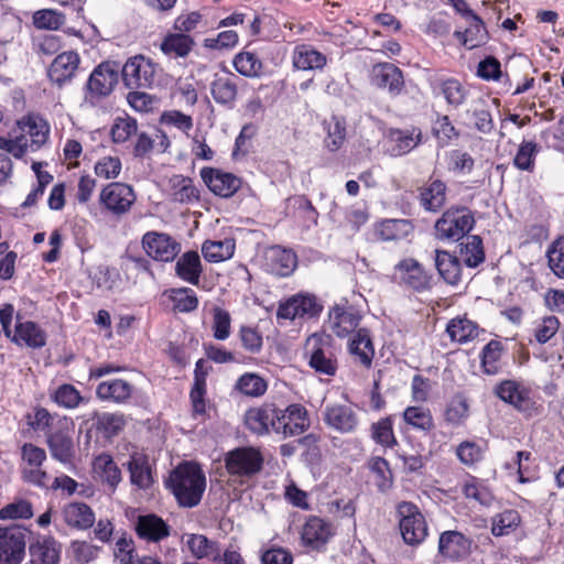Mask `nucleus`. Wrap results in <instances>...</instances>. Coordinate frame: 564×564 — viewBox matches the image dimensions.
<instances>
[{
  "mask_svg": "<svg viewBox=\"0 0 564 564\" xmlns=\"http://www.w3.org/2000/svg\"><path fill=\"white\" fill-rule=\"evenodd\" d=\"M460 258L469 268H476L484 262L485 252L479 236H469L465 243H460Z\"/></svg>",
  "mask_w": 564,
  "mask_h": 564,
  "instance_id": "57",
  "label": "nucleus"
},
{
  "mask_svg": "<svg viewBox=\"0 0 564 564\" xmlns=\"http://www.w3.org/2000/svg\"><path fill=\"white\" fill-rule=\"evenodd\" d=\"M236 243L231 238L224 240H206L202 246V253L208 262H221L230 259L235 253Z\"/></svg>",
  "mask_w": 564,
  "mask_h": 564,
  "instance_id": "46",
  "label": "nucleus"
},
{
  "mask_svg": "<svg viewBox=\"0 0 564 564\" xmlns=\"http://www.w3.org/2000/svg\"><path fill=\"white\" fill-rule=\"evenodd\" d=\"M538 152L539 147L535 142L523 141L513 158L514 166L521 171L533 172Z\"/></svg>",
  "mask_w": 564,
  "mask_h": 564,
  "instance_id": "58",
  "label": "nucleus"
},
{
  "mask_svg": "<svg viewBox=\"0 0 564 564\" xmlns=\"http://www.w3.org/2000/svg\"><path fill=\"white\" fill-rule=\"evenodd\" d=\"M371 82L378 88L388 89L393 97L399 96L404 88L402 70L391 63H379L372 67Z\"/></svg>",
  "mask_w": 564,
  "mask_h": 564,
  "instance_id": "21",
  "label": "nucleus"
},
{
  "mask_svg": "<svg viewBox=\"0 0 564 564\" xmlns=\"http://www.w3.org/2000/svg\"><path fill=\"white\" fill-rule=\"evenodd\" d=\"M133 393V386L122 379H110L97 386L96 394L100 400L126 403Z\"/></svg>",
  "mask_w": 564,
  "mask_h": 564,
  "instance_id": "35",
  "label": "nucleus"
},
{
  "mask_svg": "<svg viewBox=\"0 0 564 564\" xmlns=\"http://www.w3.org/2000/svg\"><path fill=\"white\" fill-rule=\"evenodd\" d=\"M167 488L183 508L199 505L206 489V477L199 465L185 462L174 468L166 480Z\"/></svg>",
  "mask_w": 564,
  "mask_h": 564,
  "instance_id": "1",
  "label": "nucleus"
},
{
  "mask_svg": "<svg viewBox=\"0 0 564 564\" xmlns=\"http://www.w3.org/2000/svg\"><path fill=\"white\" fill-rule=\"evenodd\" d=\"M119 78V67L111 62H102L94 68L84 89L85 104L95 107L109 96Z\"/></svg>",
  "mask_w": 564,
  "mask_h": 564,
  "instance_id": "3",
  "label": "nucleus"
},
{
  "mask_svg": "<svg viewBox=\"0 0 564 564\" xmlns=\"http://www.w3.org/2000/svg\"><path fill=\"white\" fill-rule=\"evenodd\" d=\"M138 536L148 542H160L170 535V527L155 514L140 516L135 522Z\"/></svg>",
  "mask_w": 564,
  "mask_h": 564,
  "instance_id": "31",
  "label": "nucleus"
},
{
  "mask_svg": "<svg viewBox=\"0 0 564 564\" xmlns=\"http://www.w3.org/2000/svg\"><path fill=\"white\" fill-rule=\"evenodd\" d=\"M560 319L550 315L536 322L534 327V338L539 344H546L553 338L560 329Z\"/></svg>",
  "mask_w": 564,
  "mask_h": 564,
  "instance_id": "63",
  "label": "nucleus"
},
{
  "mask_svg": "<svg viewBox=\"0 0 564 564\" xmlns=\"http://www.w3.org/2000/svg\"><path fill=\"white\" fill-rule=\"evenodd\" d=\"M235 69L245 77H259L262 74V62L257 54L251 52H240L234 58Z\"/></svg>",
  "mask_w": 564,
  "mask_h": 564,
  "instance_id": "55",
  "label": "nucleus"
},
{
  "mask_svg": "<svg viewBox=\"0 0 564 564\" xmlns=\"http://www.w3.org/2000/svg\"><path fill=\"white\" fill-rule=\"evenodd\" d=\"M18 346H26L32 349H39L46 345V333L36 323L32 321H20L17 316L14 332L9 337Z\"/></svg>",
  "mask_w": 564,
  "mask_h": 564,
  "instance_id": "23",
  "label": "nucleus"
},
{
  "mask_svg": "<svg viewBox=\"0 0 564 564\" xmlns=\"http://www.w3.org/2000/svg\"><path fill=\"white\" fill-rule=\"evenodd\" d=\"M147 254L156 261H173L181 251V245L167 234L149 231L142 237Z\"/></svg>",
  "mask_w": 564,
  "mask_h": 564,
  "instance_id": "16",
  "label": "nucleus"
},
{
  "mask_svg": "<svg viewBox=\"0 0 564 564\" xmlns=\"http://www.w3.org/2000/svg\"><path fill=\"white\" fill-rule=\"evenodd\" d=\"M31 564H59L62 544L52 535H40L29 546Z\"/></svg>",
  "mask_w": 564,
  "mask_h": 564,
  "instance_id": "22",
  "label": "nucleus"
},
{
  "mask_svg": "<svg viewBox=\"0 0 564 564\" xmlns=\"http://www.w3.org/2000/svg\"><path fill=\"white\" fill-rule=\"evenodd\" d=\"M99 199L107 210L120 216L130 210L135 200V194L130 185L115 182L101 189Z\"/></svg>",
  "mask_w": 564,
  "mask_h": 564,
  "instance_id": "13",
  "label": "nucleus"
},
{
  "mask_svg": "<svg viewBox=\"0 0 564 564\" xmlns=\"http://www.w3.org/2000/svg\"><path fill=\"white\" fill-rule=\"evenodd\" d=\"M235 389L247 397L258 398L265 393L268 383L261 376L246 372L238 378Z\"/></svg>",
  "mask_w": 564,
  "mask_h": 564,
  "instance_id": "53",
  "label": "nucleus"
},
{
  "mask_svg": "<svg viewBox=\"0 0 564 564\" xmlns=\"http://www.w3.org/2000/svg\"><path fill=\"white\" fill-rule=\"evenodd\" d=\"M432 130L435 138L442 144H448L459 137V131L455 128L447 115H437Z\"/></svg>",
  "mask_w": 564,
  "mask_h": 564,
  "instance_id": "61",
  "label": "nucleus"
},
{
  "mask_svg": "<svg viewBox=\"0 0 564 564\" xmlns=\"http://www.w3.org/2000/svg\"><path fill=\"white\" fill-rule=\"evenodd\" d=\"M169 192L173 202L181 204H193L199 200V191L194 181L181 174L169 178Z\"/></svg>",
  "mask_w": 564,
  "mask_h": 564,
  "instance_id": "32",
  "label": "nucleus"
},
{
  "mask_svg": "<svg viewBox=\"0 0 564 564\" xmlns=\"http://www.w3.org/2000/svg\"><path fill=\"white\" fill-rule=\"evenodd\" d=\"M463 492L467 499H474L475 501L485 507L491 506L495 500V497L490 489L482 482H479L477 480L466 482L464 485Z\"/></svg>",
  "mask_w": 564,
  "mask_h": 564,
  "instance_id": "64",
  "label": "nucleus"
},
{
  "mask_svg": "<svg viewBox=\"0 0 564 564\" xmlns=\"http://www.w3.org/2000/svg\"><path fill=\"white\" fill-rule=\"evenodd\" d=\"M324 129L327 133L324 140L325 147L332 152L339 150L346 139L345 119L332 116L329 119L324 121Z\"/></svg>",
  "mask_w": 564,
  "mask_h": 564,
  "instance_id": "50",
  "label": "nucleus"
},
{
  "mask_svg": "<svg viewBox=\"0 0 564 564\" xmlns=\"http://www.w3.org/2000/svg\"><path fill=\"white\" fill-rule=\"evenodd\" d=\"M240 82L234 73L216 74L210 83V94L215 102L227 109H232L237 100Z\"/></svg>",
  "mask_w": 564,
  "mask_h": 564,
  "instance_id": "20",
  "label": "nucleus"
},
{
  "mask_svg": "<svg viewBox=\"0 0 564 564\" xmlns=\"http://www.w3.org/2000/svg\"><path fill=\"white\" fill-rule=\"evenodd\" d=\"M484 99L473 101L468 109L465 111V117L468 120L465 124L473 128L482 134H489L495 128L491 112L486 107Z\"/></svg>",
  "mask_w": 564,
  "mask_h": 564,
  "instance_id": "34",
  "label": "nucleus"
},
{
  "mask_svg": "<svg viewBox=\"0 0 564 564\" xmlns=\"http://www.w3.org/2000/svg\"><path fill=\"white\" fill-rule=\"evenodd\" d=\"M473 540L456 530L441 533L438 539V554L453 563L467 560L471 554Z\"/></svg>",
  "mask_w": 564,
  "mask_h": 564,
  "instance_id": "15",
  "label": "nucleus"
},
{
  "mask_svg": "<svg viewBox=\"0 0 564 564\" xmlns=\"http://www.w3.org/2000/svg\"><path fill=\"white\" fill-rule=\"evenodd\" d=\"M94 471L104 485H107L111 491H115L120 484L121 470L115 463L111 455L102 453L98 455L93 463Z\"/></svg>",
  "mask_w": 564,
  "mask_h": 564,
  "instance_id": "36",
  "label": "nucleus"
},
{
  "mask_svg": "<svg viewBox=\"0 0 564 564\" xmlns=\"http://www.w3.org/2000/svg\"><path fill=\"white\" fill-rule=\"evenodd\" d=\"M121 72L128 88H152L156 83L158 65L150 58L137 55L126 62Z\"/></svg>",
  "mask_w": 564,
  "mask_h": 564,
  "instance_id": "9",
  "label": "nucleus"
},
{
  "mask_svg": "<svg viewBox=\"0 0 564 564\" xmlns=\"http://www.w3.org/2000/svg\"><path fill=\"white\" fill-rule=\"evenodd\" d=\"M348 351L356 364H359L366 369L371 368L375 357V347L370 332L367 328H360L352 335L348 343Z\"/></svg>",
  "mask_w": 564,
  "mask_h": 564,
  "instance_id": "26",
  "label": "nucleus"
},
{
  "mask_svg": "<svg viewBox=\"0 0 564 564\" xmlns=\"http://www.w3.org/2000/svg\"><path fill=\"white\" fill-rule=\"evenodd\" d=\"M435 267L448 284L455 285L460 281V261L449 252L436 250Z\"/></svg>",
  "mask_w": 564,
  "mask_h": 564,
  "instance_id": "45",
  "label": "nucleus"
},
{
  "mask_svg": "<svg viewBox=\"0 0 564 564\" xmlns=\"http://www.w3.org/2000/svg\"><path fill=\"white\" fill-rule=\"evenodd\" d=\"M62 514L67 525L79 530L89 529L95 522V513L91 508L84 502L66 505L63 508Z\"/></svg>",
  "mask_w": 564,
  "mask_h": 564,
  "instance_id": "37",
  "label": "nucleus"
},
{
  "mask_svg": "<svg viewBox=\"0 0 564 564\" xmlns=\"http://www.w3.org/2000/svg\"><path fill=\"white\" fill-rule=\"evenodd\" d=\"M549 268L560 279H564V237L554 240L546 252Z\"/></svg>",
  "mask_w": 564,
  "mask_h": 564,
  "instance_id": "62",
  "label": "nucleus"
},
{
  "mask_svg": "<svg viewBox=\"0 0 564 564\" xmlns=\"http://www.w3.org/2000/svg\"><path fill=\"white\" fill-rule=\"evenodd\" d=\"M422 141V131L417 127L404 129H390L388 142L391 144L390 152L394 156L409 153Z\"/></svg>",
  "mask_w": 564,
  "mask_h": 564,
  "instance_id": "27",
  "label": "nucleus"
},
{
  "mask_svg": "<svg viewBox=\"0 0 564 564\" xmlns=\"http://www.w3.org/2000/svg\"><path fill=\"white\" fill-rule=\"evenodd\" d=\"M200 177L215 195L224 198L231 197L241 186L239 177L219 169L203 167Z\"/></svg>",
  "mask_w": 564,
  "mask_h": 564,
  "instance_id": "19",
  "label": "nucleus"
},
{
  "mask_svg": "<svg viewBox=\"0 0 564 564\" xmlns=\"http://www.w3.org/2000/svg\"><path fill=\"white\" fill-rule=\"evenodd\" d=\"M225 467L230 477L243 484L261 471L263 456L258 448L238 447L226 454Z\"/></svg>",
  "mask_w": 564,
  "mask_h": 564,
  "instance_id": "4",
  "label": "nucleus"
},
{
  "mask_svg": "<svg viewBox=\"0 0 564 564\" xmlns=\"http://www.w3.org/2000/svg\"><path fill=\"white\" fill-rule=\"evenodd\" d=\"M94 426L106 438L117 436L126 426L127 420L122 413H94Z\"/></svg>",
  "mask_w": 564,
  "mask_h": 564,
  "instance_id": "43",
  "label": "nucleus"
},
{
  "mask_svg": "<svg viewBox=\"0 0 564 564\" xmlns=\"http://www.w3.org/2000/svg\"><path fill=\"white\" fill-rule=\"evenodd\" d=\"M53 400L62 408L75 409L84 401V398L74 386L64 383L54 391Z\"/></svg>",
  "mask_w": 564,
  "mask_h": 564,
  "instance_id": "60",
  "label": "nucleus"
},
{
  "mask_svg": "<svg viewBox=\"0 0 564 564\" xmlns=\"http://www.w3.org/2000/svg\"><path fill=\"white\" fill-rule=\"evenodd\" d=\"M413 230L410 220L386 219L375 225L373 234L382 241H393L406 238Z\"/></svg>",
  "mask_w": 564,
  "mask_h": 564,
  "instance_id": "39",
  "label": "nucleus"
},
{
  "mask_svg": "<svg viewBox=\"0 0 564 564\" xmlns=\"http://www.w3.org/2000/svg\"><path fill=\"white\" fill-rule=\"evenodd\" d=\"M169 297L173 302L174 311L191 313L198 306V299L194 290L189 288H176L169 291Z\"/></svg>",
  "mask_w": 564,
  "mask_h": 564,
  "instance_id": "56",
  "label": "nucleus"
},
{
  "mask_svg": "<svg viewBox=\"0 0 564 564\" xmlns=\"http://www.w3.org/2000/svg\"><path fill=\"white\" fill-rule=\"evenodd\" d=\"M494 393L518 412L532 416L536 413V401L532 389L523 381L506 379L496 384Z\"/></svg>",
  "mask_w": 564,
  "mask_h": 564,
  "instance_id": "6",
  "label": "nucleus"
},
{
  "mask_svg": "<svg viewBox=\"0 0 564 564\" xmlns=\"http://www.w3.org/2000/svg\"><path fill=\"white\" fill-rule=\"evenodd\" d=\"M209 369L208 362L204 359H199L195 365L194 383L189 393L195 414H204L206 412V378Z\"/></svg>",
  "mask_w": 564,
  "mask_h": 564,
  "instance_id": "33",
  "label": "nucleus"
},
{
  "mask_svg": "<svg viewBox=\"0 0 564 564\" xmlns=\"http://www.w3.org/2000/svg\"><path fill=\"white\" fill-rule=\"evenodd\" d=\"M79 62V55L73 51L58 54L48 68L50 79L58 86L64 85L75 75Z\"/></svg>",
  "mask_w": 564,
  "mask_h": 564,
  "instance_id": "28",
  "label": "nucleus"
},
{
  "mask_svg": "<svg viewBox=\"0 0 564 564\" xmlns=\"http://www.w3.org/2000/svg\"><path fill=\"white\" fill-rule=\"evenodd\" d=\"M370 469L376 475V486L380 492H387L393 485V476L387 459L373 457Z\"/></svg>",
  "mask_w": 564,
  "mask_h": 564,
  "instance_id": "59",
  "label": "nucleus"
},
{
  "mask_svg": "<svg viewBox=\"0 0 564 564\" xmlns=\"http://www.w3.org/2000/svg\"><path fill=\"white\" fill-rule=\"evenodd\" d=\"M25 528L0 525V564H21L25 557Z\"/></svg>",
  "mask_w": 564,
  "mask_h": 564,
  "instance_id": "10",
  "label": "nucleus"
},
{
  "mask_svg": "<svg viewBox=\"0 0 564 564\" xmlns=\"http://www.w3.org/2000/svg\"><path fill=\"white\" fill-rule=\"evenodd\" d=\"M128 470L132 485L139 488H149L152 484L151 470L147 456L134 453L128 462Z\"/></svg>",
  "mask_w": 564,
  "mask_h": 564,
  "instance_id": "48",
  "label": "nucleus"
},
{
  "mask_svg": "<svg viewBox=\"0 0 564 564\" xmlns=\"http://www.w3.org/2000/svg\"><path fill=\"white\" fill-rule=\"evenodd\" d=\"M330 330L340 338L355 332L360 322V315L352 306L335 305L328 314Z\"/></svg>",
  "mask_w": 564,
  "mask_h": 564,
  "instance_id": "24",
  "label": "nucleus"
},
{
  "mask_svg": "<svg viewBox=\"0 0 564 564\" xmlns=\"http://www.w3.org/2000/svg\"><path fill=\"white\" fill-rule=\"evenodd\" d=\"M74 432V422L69 417L63 416L46 435L51 456L62 464L70 463L75 456Z\"/></svg>",
  "mask_w": 564,
  "mask_h": 564,
  "instance_id": "7",
  "label": "nucleus"
},
{
  "mask_svg": "<svg viewBox=\"0 0 564 564\" xmlns=\"http://www.w3.org/2000/svg\"><path fill=\"white\" fill-rule=\"evenodd\" d=\"M403 420L412 429L429 433L434 429V420L430 409L413 405L403 411Z\"/></svg>",
  "mask_w": 564,
  "mask_h": 564,
  "instance_id": "49",
  "label": "nucleus"
},
{
  "mask_svg": "<svg viewBox=\"0 0 564 564\" xmlns=\"http://www.w3.org/2000/svg\"><path fill=\"white\" fill-rule=\"evenodd\" d=\"M503 352V345L499 340H490L481 350V368L487 375H497L500 370V359Z\"/></svg>",
  "mask_w": 564,
  "mask_h": 564,
  "instance_id": "52",
  "label": "nucleus"
},
{
  "mask_svg": "<svg viewBox=\"0 0 564 564\" xmlns=\"http://www.w3.org/2000/svg\"><path fill=\"white\" fill-rule=\"evenodd\" d=\"M324 423L341 434L355 433L359 426L356 411L347 404H327L323 411Z\"/></svg>",
  "mask_w": 564,
  "mask_h": 564,
  "instance_id": "18",
  "label": "nucleus"
},
{
  "mask_svg": "<svg viewBox=\"0 0 564 564\" xmlns=\"http://www.w3.org/2000/svg\"><path fill=\"white\" fill-rule=\"evenodd\" d=\"M326 64V55L310 44H299L292 52V65L297 70H322Z\"/></svg>",
  "mask_w": 564,
  "mask_h": 564,
  "instance_id": "29",
  "label": "nucleus"
},
{
  "mask_svg": "<svg viewBox=\"0 0 564 564\" xmlns=\"http://www.w3.org/2000/svg\"><path fill=\"white\" fill-rule=\"evenodd\" d=\"M297 265L296 254L279 246L270 248L267 252V268L278 276H289Z\"/></svg>",
  "mask_w": 564,
  "mask_h": 564,
  "instance_id": "30",
  "label": "nucleus"
},
{
  "mask_svg": "<svg viewBox=\"0 0 564 564\" xmlns=\"http://www.w3.org/2000/svg\"><path fill=\"white\" fill-rule=\"evenodd\" d=\"M294 207V216L302 221L303 226L311 228L318 223V212L312 202L304 195H296L290 198Z\"/></svg>",
  "mask_w": 564,
  "mask_h": 564,
  "instance_id": "54",
  "label": "nucleus"
},
{
  "mask_svg": "<svg viewBox=\"0 0 564 564\" xmlns=\"http://www.w3.org/2000/svg\"><path fill=\"white\" fill-rule=\"evenodd\" d=\"M467 20L469 23L468 28L464 32L455 31L454 36L458 39L466 48L473 50L486 42L488 33L482 20L477 14L471 15V18Z\"/></svg>",
  "mask_w": 564,
  "mask_h": 564,
  "instance_id": "42",
  "label": "nucleus"
},
{
  "mask_svg": "<svg viewBox=\"0 0 564 564\" xmlns=\"http://www.w3.org/2000/svg\"><path fill=\"white\" fill-rule=\"evenodd\" d=\"M393 280L401 286L423 292L431 288L432 276L414 259H403L394 267Z\"/></svg>",
  "mask_w": 564,
  "mask_h": 564,
  "instance_id": "12",
  "label": "nucleus"
},
{
  "mask_svg": "<svg viewBox=\"0 0 564 564\" xmlns=\"http://www.w3.org/2000/svg\"><path fill=\"white\" fill-rule=\"evenodd\" d=\"M475 218L467 207H451L435 223V235L442 240L458 241L474 227Z\"/></svg>",
  "mask_w": 564,
  "mask_h": 564,
  "instance_id": "5",
  "label": "nucleus"
},
{
  "mask_svg": "<svg viewBox=\"0 0 564 564\" xmlns=\"http://www.w3.org/2000/svg\"><path fill=\"white\" fill-rule=\"evenodd\" d=\"M194 45L195 41L192 36L175 32L163 37L160 50L171 58H184L192 52Z\"/></svg>",
  "mask_w": 564,
  "mask_h": 564,
  "instance_id": "40",
  "label": "nucleus"
},
{
  "mask_svg": "<svg viewBox=\"0 0 564 564\" xmlns=\"http://www.w3.org/2000/svg\"><path fill=\"white\" fill-rule=\"evenodd\" d=\"M330 536V527L323 519L311 517L303 527L302 541L306 545H319Z\"/></svg>",
  "mask_w": 564,
  "mask_h": 564,
  "instance_id": "47",
  "label": "nucleus"
},
{
  "mask_svg": "<svg viewBox=\"0 0 564 564\" xmlns=\"http://www.w3.org/2000/svg\"><path fill=\"white\" fill-rule=\"evenodd\" d=\"M446 333L453 341L466 344L478 336L479 327L475 322L458 316L448 322Z\"/></svg>",
  "mask_w": 564,
  "mask_h": 564,
  "instance_id": "44",
  "label": "nucleus"
},
{
  "mask_svg": "<svg viewBox=\"0 0 564 564\" xmlns=\"http://www.w3.org/2000/svg\"><path fill=\"white\" fill-rule=\"evenodd\" d=\"M279 414V408L274 403H263L246 411L245 424L251 433L259 436L276 434Z\"/></svg>",
  "mask_w": 564,
  "mask_h": 564,
  "instance_id": "14",
  "label": "nucleus"
},
{
  "mask_svg": "<svg viewBox=\"0 0 564 564\" xmlns=\"http://www.w3.org/2000/svg\"><path fill=\"white\" fill-rule=\"evenodd\" d=\"M446 184L440 180L432 181L420 188V203L425 210L438 212L446 200Z\"/></svg>",
  "mask_w": 564,
  "mask_h": 564,
  "instance_id": "41",
  "label": "nucleus"
},
{
  "mask_svg": "<svg viewBox=\"0 0 564 564\" xmlns=\"http://www.w3.org/2000/svg\"><path fill=\"white\" fill-rule=\"evenodd\" d=\"M400 518L399 527L406 544L415 545L423 542L427 535V525L416 505L402 501L397 507Z\"/></svg>",
  "mask_w": 564,
  "mask_h": 564,
  "instance_id": "8",
  "label": "nucleus"
},
{
  "mask_svg": "<svg viewBox=\"0 0 564 564\" xmlns=\"http://www.w3.org/2000/svg\"><path fill=\"white\" fill-rule=\"evenodd\" d=\"M521 524V516L514 509H507L497 513L491 519V533L495 536H503L512 533Z\"/></svg>",
  "mask_w": 564,
  "mask_h": 564,
  "instance_id": "51",
  "label": "nucleus"
},
{
  "mask_svg": "<svg viewBox=\"0 0 564 564\" xmlns=\"http://www.w3.org/2000/svg\"><path fill=\"white\" fill-rule=\"evenodd\" d=\"M323 306L316 296L311 294H296L280 304L278 317L284 319L313 318L319 315Z\"/></svg>",
  "mask_w": 564,
  "mask_h": 564,
  "instance_id": "17",
  "label": "nucleus"
},
{
  "mask_svg": "<svg viewBox=\"0 0 564 564\" xmlns=\"http://www.w3.org/2000/svg\"><path fill=\"white\" fill-rule=\"evenodd\" d=\"M431 88L436 96H442L447 106L453 109L462 107L468 97V90L456 78H440L431 84Z\"/></svg>",
  "mask_w": 564,
  "mask_h": 564,
  "instance_id": "25",
  "label": "nucleus"
},
{
  "mask_svg": "<svg viewBox=\"0 0 564 564\" xmlns=\"http://www.w3.org/2000/svg\"><path fill=\"white\" fill-rule=\"evenodd\" d=\"M276 421V435L282 438L299 436L311 426L308 411L300 403H292L285 409L279 408Z\"/></svg>",
  "mask_w": 564,
  "mask_h": 564,
  "instance_id": "11",
  "label": "nucleus"
},
{
  "mask_svg": "<svg viewBox=\"0 0 564 564\" xmlns=\"http://www.w3.org/2000/svg\"><path fill=\"white\" fill-rule=\"evenodd\" d=\"M332 341L330 336L319 333L312 334L305 341L304 357L308 366L321 375L335 376L337 371Z\"/></svg>",
  "mask_w": 564,
  "mask_h": 564,
  "instance_id": "2",
  "label": "nucleus"
},
{
  "mask_svg": "<svg viewBox=\"0 0 564 564\" xmlns=\"http://www.w3.org/2000/svg\"><path fill=\"white\" fill-rule=\"evenodd\" d=\"M203 272L202 261L196 251L183 253L175 263V273L183 281L197 285Z\"/></svg>",
  "mask_w": 564,
  "mask_h": 564,
  "instance_id": "38",
  "label": "nucleus"
}]
</instances>
